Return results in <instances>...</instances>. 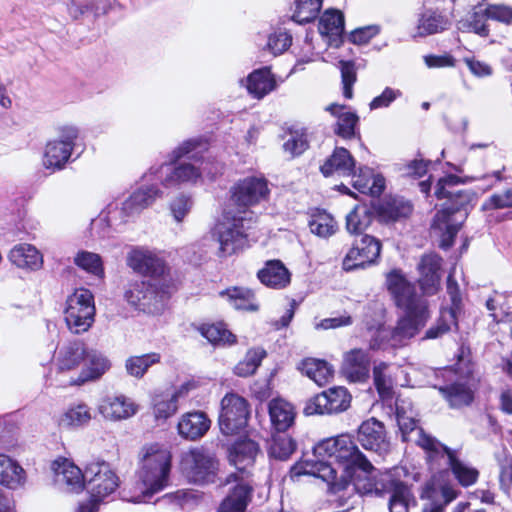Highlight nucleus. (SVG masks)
<instances>
[{
    "label": "nucleus",
    "instance_id": "nucleus-1",
    "mask_svg": "<svg viewBox=\"0 0 512 512\" xmlns=\"http://www.w3.org/2000/svg\"><path fill=\"white\" fill-rule=\"evenodd\" d=\"M315 460H305L291 468L293 476L312 475L325 481L333 493L340 492L352 482L360 493L373 490L369 478L375 470L360 452L349 435H339L319 442L314 447Z\"/></svg>",
    "mask_w": 512,
    "mask_h": 512
},
{
    "label": "nucleus",
    "instance_id": "nucleus-2",
    "mask_svg": "<svg viewBox=\"0 0 512 512\" xmlns=\"http://www.w3.org/2000/svg\"><path fill=\"white\" fill-rule=\"evenodd\" d=\"M170 470L171 454L166 448L159 444L144 446L137 472L139 482L132 494L124 491L123 499L132 503L146 502L168 485Z\"/></svg>",
    "mask_w": 512,
    "mask_h": 512
},
{
    "label": "nucleus",
    "instance_id": "nucleus-3",
    "mask_svg": "<svg viewBox=\"0 0 512 512\" xmlns=\"http://www.w3.org/2000/svg\"><path fill=\"white\" fill-rule=\"evenodd\" d=\"M459 179L455 175H448L440 178L437 182L435 195L438 199L447 198L451 204H446L445 207L438 211L433 219V227L439 229L445 225V231L442 234L440 246L447 249L453 245L454 237L460 230L459 224H452L450 217L456 212L464 208L470 201V195L464 190H446V187L455 186Z\"/></svg>",
    "mask_w": 512,
    "mask_h": 512
},
{
    "label": "nucleus",
    "instance_id": "nucleus-4",
    "mask_svg": "<svg viewBox=\"0 0 512 512\" xmlns=\"http://www.w3.org/2000/svg\"><path fill=\"white\" fill-rule=\"evenodd\" d=\"M180 469L188 482L204 486L215 483L218 478L219 461L203 448H193L181 456Z\"/></svg>",
    "mask_w": 512,
    "mask_h": 512
},
{
    "label": "nucleus",
    "instance_id": "nucleus-5",
    "mask_svg": "<svg viewBox=\"0 0 512 512\" xmlns=\"http://www.w3.org/2000/svg\"><path fill=\"white\" fill-rule=\"evenodd\" d=\"M251 218L227 212L225 220L214 229V236L219 243V256L227 257L236 253L246 242V230L250 228Z\"/></svg>",
    "mask_w": 512,
    "mask_h": 512
},
{
    "label": "nucleus",
    "instance_id": "nucleus-6",
    "mask_svg": "<svg viewBox=\"0 0 512 512\" xmlns=\"http://www.w3.org/2000/svg\"><path fill=\"white\" fill-rule=\"evenodd\" d=\"M65 322L75 334L86 332L94 322L95 305L92 293L78 289L66 301Z\"/></svg>",
    "mask_w": 512,
    "mask_h": 512
},
{
    "label": "nucleus",
    "instance_id": "nucleus-7",
    "mask_svg": "<svg viewBox=\"0 0 512 512\" xmlns=\"http://www.w3.org/2000/svg\"><path fill=\"white\" fill-rule=\"evenodd\" d=\"M396 419L402 440L412 442L421 447L428 455V459L433 460L443 450V444L434 437L426 434L417 421L411 415L396 404Z\"/></svg>",
    "mask_w": 512,
    "mask_h": 512
},
{
    "label": "nucleus",
    "instance_id": "nucleus-8",
    "mask_svg": "<svg viewBox=\"0 0 512 512\" xmlns=\"http://www.w3.org/2000/svg\"><path fill=\"white\" fill-rule=\"evenodd\" d=\"M269 188L263 177H247L238 181L231 188V202L238 207L239 214L251 216L248 208L266 200ZM252 219V217H249Z\"/></svg>",
    "mask_w": 512,
    "mask_h": 512
},
{
    "label": "nucleus",
    "instance_id": "nucleus-9",
    "mask_svg": "<svg viewBox=\"0 0 512 512\" xmlns=\"http://www.w3.org/2000/svg\"><path fill=\"white\" fill-rule=\"evenodd\" d=\"M127 263L134 271L149 276L148 281L163 283L166 288H171L169 268L153 252L146 249H134L129 253Z\"/></svg>",
    "mask_w": 512,
    "mask_h": 512
},
{
    "label": "nucleus",
    "instance_id": "nucleus-10",
    "mask_svg": "<svg viewBox=\"0 0 512 512\" xmlns=\"http://www.w3.org/2000/svg\"><path fill=\"white\" fill-rule=\"evenodd\" d=\"M249 417L247 401L237 394H227L221 401L219 427L223 434L233 435L247 425Z\"/></svg>",
    "mask_w": 512,
    "mask_h": 512
},
{
    "label": "nucleus",
    "instance_id": "nucleus-11",
    "mask_svg": "<svg viewBox=\"0 0 512 512\" xmlns=\"http://www.w3.org/2000/svg\"><path fill=\"white\" fill-rule=\"evenodd\" d=\"M403 309L405 310V315L398 320L391 333L393 346L405 345L420 332L430 317L428 304H418L417 306Z\"/></svg>",
    "mask_w": 512,
    "mask_h": 512
},
{
    "label": "nucleus",
    "instance_id": "nucleus-12",
    "mask_svg": "<svg viewBox=\"0 0 512 512\" xmlns=\"http://www.w3.org/2000/svg\"><path fill=\"white\" fill-rule=\"evenodd\" d=\"M85 487L91 499L100 503L118 487V477L106 462H92L86 466Z\"/></svg>",
    "mask_w": 512,
    "mask_h": 512
},
{
    "label": "nucleus",
    "instance_id": "nucleus-13",
    "mask_svg": "<svg viewBox=\"0 0 512 512\" xmlns=\"http://www.w3.org/2000/svg\"><path fill=\"white\" fill-rule=\"evenodd\" d=\"M381 248L380 240L374 236L364 234L359 239H355L343 260L344 270L352 271L375 264L380 257Z\"/></svg>",
    "mask_w": 512,
    "mask_h": 512
},
{
    "label": "nucleus",
    "instance_id": "nucleus-14",
    "mask_svg": "<svg viewBox=\"0 0 512 512\" xmlns=\"http://www.w3.org/2000/svg\"><path fill=\"white\" fill-rule=\"evenodd\" d=\"M350 394L344 387H334L311 398L305 408L306 415L334 414L345 411L350 405Z\"/></svg>",
    "mask_w": 512,
    "mask_h": 512
},
{
    "label": "nucleus",
    "instance_id": "nucleus-15",
    "mask_svg": "<svg viewBox=\"0 0 512 512\" xmlns=\"http://www.w3.org/2000/svg\"><path fill=\"white\" fill-rule=\"evenodd\" d=\"M386 287L392 295L395 304L400 308L414 307L418 304H428L415 292L411 284L399 269H393L386 275Z\"/></svg>",
    "mask_w": 512,
    "mask_h": 512
},
{
    "label": "nucleus",
    "instance_id": "nucleus-16",
    "mask_svg": "<svg viewBox=\"0 0 512 512\" xmlns=\"http://www.w3.org/2000/svg\"><path fill=\"white\" fill-rule=\"evenodd\" d=\"M236 484L221 501L218 512H245L252 499L253 487L235 473L229 474L221 485Z\"/></svg>",
    "mask_w": 512,
    "mask_h": 512
},
{
    "label": "nucleus",
    "instance_id": "nucleus-17",
    "mask_svg": "<svg viewBox=\"0 0 512 512\" xmlns=\"http://www.w3.org/2000/svg\"><path fill=\"white\" fill-rule=\"evenodd\" d=\"M358 441L363 448L379 455L387 454L391 448L383 423L375 418H370L360 425Z\"/></svg>",
    "mask_w": 512,
    "mask_h": 512
},
{
    "label": "nucleus",
    "instance_id": "nucleus-18",
    "mask_svg": "<svg viewBox=\"0 0 512 512\" xmlns=\"http://www.w3.org/2000/svg\"><path fill=\"white\" fill-rule=\"evenodd\" d=\"M159 197H162V192L154 186L139 188L122 203L119 211L115 210V213L120 214V222H126L129 218L138 215L150 206Z\"/></svg>",
    "mask_w": 512,
    "mask_h": 512
},
{
    "label": "nucleus",
    "instance_id": "nucleus-19",
    "mask_svg": "<svg viewBox=\"0 0 512 512\" xmlns=\"http://www.w3.org/2000/svg\"><path fill=\"white\" fill-rule=\"evenodd\" d=\"M441 257L436 254L422 256L419 264V286L425 295H434L440 287Z\"/></svg>",
    "mask_w": 512,
    "mask_h": 512
},
{
    "label": "nucleus",
    "instance_id": "nucleus-20",
    "mask_svg": "<svg viewBox=\"0 0 512 512\" xmlns=\"http://www.w3.org/2000/svg\"><path fill=\"white\" fill-rule=\"evenodd\" d=\"M99 413L108 420L119 421L136 414L138 406L126 396H113L104 398L98 407Z\"/></svg>",
    "mask_w": 512,
    "mask_h": 512
},
{
    "label": "nucleus",
    "instance_id": "nucleus-21",
    "mask_svg": "<svg viewBox=\"0 0 512 512\" xmlns=\"http://www.w3.org/2000/svg\"><path fill=\"white\" fill-rule=\"evenodd\" d=\"M370 359L368 354L362 349H352L345 353L342 372L353 382H362L369 375Z\"/></svg>",
    "mask_w": 512,
    "mask_h": 512
},
{
    "label": "nucleus",
    "instance_id": "nucleus-22",
    "mask_svg": "<svg viewBox=\"0 0 512 512\" xmlns=\"http://www.w3.org/2000/svg\"><path fill=\"white\" fill-rule=\"evenodd\" d=\"M444 455L447 457L448 465L452 471V474L461 486L469 487L477 482L479 471L476 468L461 461L457 457L456 451L443 445L442 452L439 453L436 458ZM433 459H435V457Z\"/></svg>",
    "mask_w": 512,
    "mask_h": 512
},
{
    "label": "nucleus",
    "instance_id": "nucleus-23",
    "mask_svg": "<svg viewBox=\"0 0 512 512\" xmlns=\"http://www.w3.org/2000/svg\"><path fill=\"white\" fill-rule=\"evenodd\" d=\"M85 366L73 384H83L87 381L99 379L111 367L109 359L99 351L86 350Z\"/></svg>",
    "mask_w": 512,
    "mask_h": 512
},
{
    "label": "nucleus",
    "instance_id": "nucleus-24",
    "mask_svg": "<svg viewBox=\"0 0 512 512\" xmlns=\"http://www.w3.org/2000/svg\"><path fill=\"white\" fill-rule=\"evenodd\" d=\"M86 347L81 341H72L58 349L56 355L57 369L61 372L77 369L85 359Z\"/></svg>",
    "mask_w": 512,
    "mask_h": 512
},
{
    "label": "nucleus",
    "instance_id": "nucleus-25",
    "mask_svg": "<svg viewBox=\"0 0 512 512\" xmlns=\"http://www.w3.org/2000/svg\"><path fill=\"white\" fill-rule=\"evenodd\" d=\"M55 481L58 485L64 486L68 492H79L86 484V470L82 472L73 463L64 461L54 468Z\"/></svg>",
    "mask_w": 512,
    "mask_h": 512
},
{
    "label": "nucleus",
    "instance_id": "nucleus-26",
    "mask_svg": "<svg viewBox=\"0 0 512 512\" xmlns=\"http://www.w3.org/2000/svg\"><path fill=\"white\" fill-rule=\"evenodd\" d=\"M259 451V445L254 440L240 439L230 447L229 461L238 470L244 471L254 463Z\"/></svg>",
    "mask_w": 512,
    "mask_h": 512
},
{
    "label": "nucleus",
    "instance_id": "nucleus-27",
    "mask_svg": "<svg viewBox=\"0 0 512 512\" xmlns=\"http://www.w3.org/2000/svg\"><path fill=\"white\" fill-rule=\"evenodd\" d=\"M27 474L24 468L11 457L0 454V484L16 490L25 485Z\"/></svg>",
    "mask_w": 512,
    "mask_h": 512
},
{
    "label": "nucleus",
    "instance_id": "nucleus-28",
    "mask_svg": "<svg viewBox=\"0 0 512 512\" xmlns=\"http://www.w3.org/2000/svg\"><path fill=\"white\" fill-rule=\"evenodd\" d=\"M451 25L447 15L438 10L426 9L420 14L414 37H425L441 33Z\"/></svg>",
    "mask_w": 512,
    "mask_h": 512
},
{
    "label": "nucleus",
    "instance_id": "nucleus-29",
    "mask_svg": "<svg viewBox=\"0 0 512 512\" xmlns=\"http://www.w3.org/2000/svg\"><path fill=\"white\" fill-rule=\"evenodd\" d=\"M355 168V160L345 148H336L333 154L320 167L322 174L329 177L334 174L350 176Z\"/></svg>",
    "mask_w": 512,
    "mask_h": 512
},
{
    "label": "nucleus",
    "instance_id": "nucleus-30",
    "mask_svg": "<svg viewBox=\"0 0 512 512\" xmlns=\"http://www.w3.org/2000/svg\"><path fill=\"white\" fill-rule=\"evenodd\" d=\"M9 260L18 268L27 270H38L43 265L42 254L27 243L15 245L9 253Z\"/></svg>",
    "mask_w": 512,
    "mask_h": 512
},
{
    "label": "nucleus",
    "instance_id": "nucleus-31",
    "mask_svg": "<svg viewBox=\"0 0 512 512\" xmlns=\"http://www.w3.org/2000/svg\"><path fill=\"white\" fill-rule=\"evenodd\" d=\"M272 427L277 432H285L295 420V410L291 403L282 398L272 399L268 405Z\"/></svg>",
    "mask_w": 512,
    "mask_h": 512
},
{
    "label": "nucleus",
    "instance_id": "nucleus-32",
    "mask_svg": "<svg viewBox=\"0 0 512 512\" xmlns=\"http://www.w3.org/2000/svg\"><path fill=\"white\" fill-rule=\"evenodd\" d=\"M210 428V420L203 412H190L182 416L178 423L179 434L189 440L205 435Z\"/></svg>",
    "mask_w": 512,
    "mask_h": 512
},
{
    "label": "nucleus",
    "instance_id": "nucleus-33",
    "mask_svg": "<svg viewBox=\"0 0 512 512\" xmlns=\"http://www.w3.org/2000/svg\"><path fill=\"white\" fill-rule=\"evenodd\" d=\"M262 284L274 289L285 288L290 283V273L280 260H270L257 274Z\"/></svg>",
    "mask_w": 512,
    "mask_h": 512
},
{
    "label": "nucleus",
    "instance_id": "nucleus-34",
    "mask_svg": "<svg viewBox=\"0 0 512 512\" xmlns=\"http://www.w3.org/2000/svg\"><path fill=\"white\" fill-rule=\"evenodd\" d=\"M248 93L256 99H262L276 88V80L268 67L254 70L246 79Z\"/></svg>",
    "mask_w": 512,
    "mask_h": 512
},
{
    "label": "nucleus",
    "instance_id": "nucleus-35",
    "mask_svg": "<svg viewBox=\"0 0 512 512\" xmlns=\"http://www.w3.org/2000/svg\"><path fill=\"white\" fill-rule=\"evenodd\" d=\"M188 392V385H182L172 393L156 394L153 398V412L156 419L166 420L174 415L178 409V399Z\"/></svg>",
    "mask_w": 512,
    "mask_h": 512
},
{
    "label": "nucleus",
    "instance_id": "nucleus-36",
    "mask_svg": "<svg viewBox=\"0 0 512 512\" xmlns=\"http://www.w3.org/2000/svg\"><path fill=\"white\" fill-rule=\"evenodd\" d=\"M376 212L380 221L385 223L396 222L412 213V205L403 198L394 197L380 203Z\"/></svg>",
    "mask_w": 512,
    "mask_h": 512
},
{
    "label": "nucleus",
    "instance_id": "nucleus-37",
    "mask_svg": "<svg viewBox=\"0 0 512 512\" xmlns=\"http://www.w3.org/2000/svg\"><path fill=\"white\" fill-rule=\"evenodd\" d=\"M352 185L362 194L379 196L385 189V179L374 175L369 168H360L359 173L352 172Z\"/></svg>",
    "mask_w": 512,
    "mask_h": 512
},
{
    "label": "nucleus",
    "instance_id": "nucleus-38",
    "mask_svg": "<svg viewBox=\"0 0 512 512\" xmlns=\"http://www.w3.org/2000/svg\"><path fill=\"white\" fill-rule=\"evenodd\" d=\"M72 148L70 144H63L54 140L49 141L46 144L43 165L46 169L61 170L72 154Z\"/></svg>",
    "mask_w": 512,
    "mask_h": 512
},
{
    "label": "nucleus",
    "instance_id": "nucleus-39",
    "mask_svg": "<svg viewBox=\"0 0 512 512\" xmlns=\"http://www.w3.org/2000/svg\"><path fill=\"white\" fill-rule=\"evenodd\" d=\"M161 169L165 170V178L162 180L165 187H173L185 182L194 183L201 176L199 169L192 164L183 163L174 168L165 165Z\"/></svg>",
    "mask_w": 512,
    "mask_h": 512
},
{
    "label": "nucleus",
    "instance_id": "nucleus-40",
    "mask_svg": "<svg viewBox=\"0 0 512 512\" xmlns=\"http://www.w3.org/2000/svg\"><path fill=\"white\" fill-rule=\"evenodd\" d=\"M170 289L171 288L163 286V283L159 284L150 281L147 293L141 303L140 311L149 314L160 313L164 308L165 301L170 295Z\"/></svg>",
    "mask_w": 512,
    "mask_h": 512
},
{
    "label": "nucleus",
    "instance_id": "nucleus-41",
    "mask_svg": "<svg viewBox=\"0 0 512 512\" xmlns=\"http://www.w3.org/2000/svg\"><path fill=\"white\" fill-rule=\"evenodd\" d=\"M160 361L161 355L157 352L132 355L125 360V371L135 379H142L149 368L160 363Z\"/></svg>",
    "mask_w": 512,
    "mask_h": 512
},
{
    "label": "nucleus",
    "instance_id": "nucleus-42",
    "mask_svg": "<svg viewBox=\"0 0 512 512\" xmlns=\"http://www.w3.org/2000/svg\"><path fill=\"white\" fill-rule=\"evenodd\" d=\"M220 296L225 297L229 304L237 310H258V305L255 303V295L251 289L231 287L221 291Z\"/></svg>",
    "mask_w": 512,
    "mask_h": 512
},
{
    "label": "nucleus",
    "instance_id": "nucleus-43",
    "mask_svg": "<svg viewBox=\"0 0 512 512\" xmlns=\"http://www.w3.org/2000/svg\"><path fill=\"white\" fill-rule=\"evenodd\" d=\"M296 443L293 438L283 432L273 434L268 442V455L278 461H286L294 453Z\"/></svg>",
    "mask_w": 512,
    "mask_h": 512
},
{
    "label": "nucleus",
    "instance_id": "nucleus-44",
    "mask_svg": "<svg viewBox=\"0 0 512 512\" xmlns=\"http://www.w3.org/2000/svg\"><path fill=\"white\" fill-rule=\"evenodd\" d=\"M344 106L331 104L326 107L332 115L338 118L335 133L345 139H350L355 135V126L359 120L358 116L353 112H341Z\"/></svg>",
    "mask_w": 512,
    "mask_h": 512
},
{
    "label": "nucleus",
    "instance_id": "nucleus-45",
    "mask_svg": "<svg viewBox=\"0 0 512 512\" xmlns=\"http://www.w3.org/2000/svg\"><path fill=\"white\" fill-rule=\"evenodd\" d=\"M439 391L452 408L467 406L473 401L472 390L463 383L439 387Z\"/></svg>",
    "mask_w": 512,
    "mask_h": 512
},
{
    "label": "nucleus",
    "instance_id": "nucleus-46",
    "mask_svg": "<svg viewBox=\"0 0 512 512\" xmlns=\"http://www.w3.org/2000/svg\"><path fill=\"white\" fill-rule=\"evenodd\" d=\"M374 214L367 205H357L346 217V229L350 234H361L372 223Z\"/></svg>",
    "mask_w": 512,
    "mask_h": 512
},
{
    "label": "nucleus",
    "instance_id": "nucleus-47",
    "mask_svg": "<svg viewBox=\"0 0 512 512\" xmlns=\"http://www.w3.org/2000/svg\"><path fill=\"white\" fill-rule=\"evenodd\" d=\"M301 370L317 385L323 386L333 376V369L323 360L306 359L301 364Z\"/></svg>",
    "mask_w": 512,
    "mask_h": 512
},
{
    "label": "nucleus",
    "instance_id": "nucleus-48",
    "mask_svg": "<svg viewBox=\"0 0 512 512\" xmlns=\"http://www.w3.org/2000/svg\"><path fill=\"white\" fill-rule=\"evenodd\" d=\"M199 331L213 345L227 346L236 343V336L223 323L203 325Z\"/></svg>",
    "mask_w": 512,
    "mask_h": 512
},
{
    "label": "nucleus",
    "instance_id": "nucleus-49",
    "mask_svg": "<svg viewBox=\"0 0 512 512\" xmlns=\"http://www.w3.org/2000/svg\"><path fill=\"white\" fill-rule=\"evenodd\" d=\"M265 357L266 351L264 349L259 347L249 349L243 360L234 367V373L240 377L253 375Z\"/></svg>",
    "mask_w": 512,
    "mask_h": 512
},
{
    "label": "nucleus",
    "instance_id": "nucleus-50",
    "mask_svg": "<svg viewBox=\"0 0 512 512\" xmlns=\"http://www.w3.org/2000/svg\"><path fill=\"white\" fill-rule=\"evenodd\" d=\"M319 32L326 36H340L344 31V16L340 11L328 10L319 20Z\"/></svg>",
    "mask_w": 512,
    "mask_h": 512
},
{
    "label": "nucleus",
    "instance_id": "nucleus-51",
    "mask_svg": "<svg viewBox=\"0 0 512 512\" xmlns=\"http://www.w3.org/2000/svg\"><path fill=\"white\" fill-rule=\"evenodd\" d=\"M488 19L486 15V8L483 9L482 5L474 7L470 18L458 22V29L462 31H474L481 36L488 35V29L485 25V20Z\"/></svg>",
    "mask_w": 512,
    "mask_h": 512
},
{
    "label": "nucleus",
    "instance_id": "nucleus-52",
    "mask_svg": "<svg viewBox=\"0 0 512 512\" xmlns=\"http://www.w3.org/2000/svg\"><path fill=\"white\" fill-rule=\"evenodd\" d=\"M322 0H298L293 19L300 24L313 21L319 14Z\"/></svg>",
    "mask_w": 512,
    "mask_h": 512
},
{
    "label": "nucleus",
    "instance_id": "nucleus-53",
    "mask_svg": "<svg viewBox=\"0 0 512 512\" xmlns=\"http://www.w3.org/2000/svg\"><path fill=\"white\" fill-rule=\"evenodd\" d=\"M91 419L90 410L85 404L69 408L60 418L59 425L63 427L81 426Z\"/></svg>",
    "mask_w": 512,
    "mask_h": 512
},
{
    "label": "nucleus",
    "instance_id": "nucleus-54",
    "mask_svg": "<svg viewBox=\"0 0 512 512\" xmlns=\"http://www.w3.org/2000/svg\"><path fill=\"white\" fill-rule=\"evenodd\" d=\"M74 263L83 270L96 276H103L104 270L101 257L92 252L80 251L74 258Z\"/></svg>",
    "mask_w": 512,
    "mask_h": 512
},
{
    "label": "nucleus",
    "instance_id": "nucleus-55",
    "mask_svg": "<svg viewBox=\"0 0 512 512\" xmlns=\"http://www.w3.org/2000/svg\"><path fill=\"white\" fill-rule=\"evenodd\" d=\"M452 325H456L454 311L452 309L443 310L435 325L426 331L424 339H437L442 337L450 331Z\"/></svg>",
    "mask_w": 512,
    "mask_h": 512
},
{
    "label": "nucleus",
    "instance_id": "nucleus-56",
    "mask_svg": "<svg viewBox=\"0 0 512 512\" xmlns=\"http://www.w3.org/2000/svg\"><path fill=\"white\" fill-rule=\"evenodd\" d=\"M313 234L326 238L336 232V222L332 216L323 213L315 216L309 223Z\"/></svg>",
    "mask_w": 512,
    "mask_h": 512
},
{
    "label": "nucleus",
    "instance_id": "nucleus-57",
    "mask_svg": "<svg viewBox=\"0 0 512 512\" xmlns=\"http://www.w3.org/2000/svg\"><path fill=\"white\" fill-rule=\"evenodd\" d=\"M412 500V494L407 486L398 485L390 498V512H409V503Z\"/></svg>",
    "mask_w": 512,
    "mask_h": 512
},
{
    "label": "nucleus",
    "instance_id": "nucleus-58",
    "mask_svg": "<svg viewBox=\"0 0 512 512\" xmlns=\"http://www.w3.org/2000/svg\"><path fill=\"white\" fill-rule=\"evenodd\" d=\"M149 283L150 281H135L130 283L125 291L127 302L138 310H140L141 303L147 293Z\"/></svg>",
    "mask_w": 512,
    "mask_h": 512
},
{
    "label": "nucleus",
    "instance_id": "nucleus-59",
    "mask_svg": "<svg viewBox=\"0 0 512 512\" xmlns=\"http://www.w3.org/2000/svg\"><path fill=\"white\" fill-rule=\"evenodd\" d=\"M339 67L343 84V95L345 98L351 99L353 96L352 87L356 81L355 65L351 61H340Z\"/></svg>",
    "mask_w": 512,
    "mask_h": 512
},
{
    "label": "nucleus",
    "instance_id": "nucleus-60",
    "mask_svg": "<svg viewBox=\"0 0 512 512\" xmlns=\"http://www.w3.org/2000/svg\"><path fill=\"white\" fill-rule=\"evenodd\" d=\"M505 208H512V189L492 194L482 205L483 210H497Z\"/></svg>",
    "mask_w": 512,
    "mask_h": 512
},
{
    "label": "nucleus",
    "instance_id": "nucleus-61",
    "mask_svg": "<svg viewBox=\"0 0 512 512\" xmlns=\"http://www.w3.org/2000/svg\"><path fill=\"white\" fill-rule=\"evenodd\" d=\"M387 364L380 363L373 369V377L375 386L382 397H387L391 394L392 380L385 374Z\"/></svg>",
    "mask_w": 512,
    "mask_h": 512
},
{
    "label": "nucleus",
    "instance_id": "nucleus-62",
    "mask_svg": "<svg viewBox=\"0 0 512 512\" xmlns=\"http://www.w3.org/2000/svg\"><path fill=\"white\" fill-rule=\"evenodd\" d=\"M283 148L292 157L298 156L308 148V140L304 133H290V137L283 144Z\"/></svg>",
    "mask_w": 512,
    "mask_h": 512
},
{
    "label": "nucleus",
    "instance_id": "nucleus-63",
    "mask_svg": "<svg viewBox=\"0 0 512 512\" xmlns=\"http://www.w3.org/2000/svg\"><path fill=\"white\" fill-rule=\"evenodd\" d=\"M192 200L184 195L176 197L170 203V211L177 222H182L192 208Z\"/></svg>",
    "mask_w": 512,
    "mask_h": 512
},
{
    "label": "nucleus",
    "instance_id": "nucleus-64",
    "mask_svg": "<svg viewBox=\"0 0 512 512\" xmlns=\"http://www.w3.org/2000/svg\"><path fill=\"white\" fill-rule=\"evenodd\" d=\"M292 43L291 36L285 31H279L270 35L268 39V48L274 55L281 54L286 51Z\"/></svg>",
    "mask_w": 512,
    "mask_h": 512
}]
</instances>
